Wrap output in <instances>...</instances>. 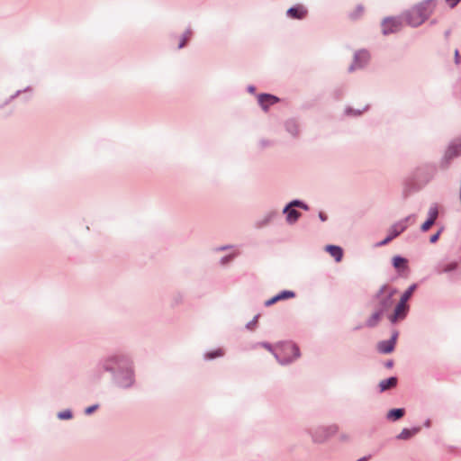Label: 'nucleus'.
<instances>
[{
  "instance_id": "1",
  "label": "nucleus",
  "mask_w": 461,
  "mask_h": 461,
  "mask_svg": "<svg viewBox=\"0 0 461 461\" xmlns=\"http://www.w3.org/2000/svg\"><path fill=\"white\" fill-rule=\"evenodd\" d=\"M437 5V0H425L414 5L404 14L407 23L417 27L423 23L434 12Z\"/></svg>"
},
{
  "instance_id": "2",
  "label": "nucleus",
  "mask_w": 461,
  "mask_h": 461,
  "mask_svg": "<svg viewBox=\"0 0 461 461\" xmlns=\"http://www.w3.org/2000/svg\"><path fill=\"white\" fill-rule=\"evenodd\" d=\"M396 290L388 285H383L375 293L373 298V303L376 308L372 317H380L385 314L393 304V296Z\"/></svg>"
},
{
  "instance_id": "3",
  "label": "nucleus",
  "mask_w": 461,
  "mask_h": 461,
  "mask_svg": "<svg viewBox=\"0 0 461 461\" xmlns=\"http://www.w3.org/2000/svg\"><path fill=\"white\" fill-rule=\"evenodd\" d=\"M258 346L263 347L272 352L281 364L288 363L299 357V348L292 342L283 343L275 348L267 343H261Z\"/></svg>"
},
{
  "instance_id": "4",
  "label": "nucleus",
  "mask_w": 461,
  "mask_h": 461,
  "mask_svg": "<svg viewBox=\"0 0 461 461\" xmlns=\"http://www.w3.org/2000/svg\"><path fill=\"white\" fill-rule=\"evenodd\" d=\"M295 208H301L304 211L309 210V206L301 200H293L287 203L283 209V213L285 215V221L289 225L294 224L301 217V212Z\"/></svg>"
},
{
  "instance_id": "5",
  "label": "nucleus",
  "mask_w": 461,
  "mask_h": 461,
  "mask_svg": "<svg viewBox=\"0 0 461 461\" xmlns=\"http://www.w3.org/2000/svg\"><path fill=\"white\" fill-rule=\"evenodd\" d=\"M413 216L412 215H409L402 220H400L399 221L393 223L388 230V235L387 237L381 240L380 242H378L376 244L377 247H381V246H384L386 245L388 242H390L392 240H393L394 238H396L397 236H399L402 232H403L407 227H408V222L412 218Z\"/></svg>"
},
{
  "instance_id": "6",
  "label": "nucleus",
  "mask_w": 461,
  "mask_h": 461,
  "mask_svg": "<svg viewBox=\"0 0 461 461\" xmlns=\"http://www.w3.org/2000/svg\"><path fill=\"white\" fill-rule=\"evenodd\" d=\"M370 61V53L366 50H359L355 52L353 61L348 67V71L353 72L365 68Z\"/></svg>"
},
{
  "instance_id": "7",
  "label": "nucleus",
  "mask_w": 461,
  "mask_h": 461,
  "mask_svg": "<svg viewBox=\"0 0 461 461\" xmlns=\"http://www.w3.org/2000/svg\"><path fill=\"white\" fill-rule=\"evenodd\" d=\"M461 156V139L457 138L449 142L442 161L443 163L448 164L451 159Z\"/></svg>"
},
{
  "instance_id": "8",
  "label": "nucleus",
  "mask_w": 461,
  "mask_h": 461,
  "mask_svg": "<svg viewBox=\"0 0 461 461\" xmlns=\"http://www.w3.org/2000/svg\"><path fill=\"white\" fill-rule=\"evenodd\" d=\"M381 27L382 33L384 35H389L402 29V22L397 17H386L382 21Z\"/></svg>"
},
{
  "instance_id": "9",
  "label": "nucleus",
  "mask_w": 461,
  "mask_h": 461,
  "mask_svg": "<svg viewBox=\"0 0 461 461\" xmlns=\"http://www.w3.org/2000/svg\"><path fill=\"white\" fill-rule=\"evenodd\" d=\"M438 216V207L436 203H433L429 206L428 211V219L425 222H423L420 226V230L422 232H426L429 230V228L435 223Z\"/></svg>"
},
{
  "instance_id": "10",
  "label": "nucleus",
  "mask_w": 461,
  "mask_h": 461,
  "mask_svg": "<svg viewBox=\"0 0 461 461\" xmlns=\"http://www.w3.org/2000/svg\"><path fill=\"white\" fill-rule=\"evenodd\" d=\"M308 10L302 5H296L286 11L287 17L291 19L303 20L306 17Z\"/></svg>"
},
{
  "instance_id": "11",
  "label": "nucleus",
  "mask_w": 461,
  "mask_h": 461,
  "mask_svg": "<svg viewBox=\"0 0 461 461\" xmlns=\"http://www.w3.org/2000/svg\"><path fill=\"white\" fill-rule=\"evenodd\" d=\"M294 296H295L294 292L289 291V290H284V291H281L280 293H278L277 294H276L275 296H273L272 298L267 300L264 303V305L270 306L278 301L291 299V298H294Z\"/></svg>"
},
{
  "instance_id": "12",
  "label": "nucleus",
  "mask_w": 461,
  "mask_h": 461,
  "mask_svg": "<svg viewBox=\"0 0 461 461\" xmlns=\"http://www.w3.org/2000/svg\"><path fill=\"white\" fill-rule=\"evenodd\" d=\"M285 131L293 137L296 138L299 136L300 130L298 122L294 119H288L284 123Z\"/></svg>"
},
{
  "instance_id": "13",
  "label": "nucleus",
  "mask_w": 461,
  "mask_h": 461,
  "mask_svg": "<svg viewBox=\"0 0 461 461\" xmlns=\"http://www.w3.org/2000/svg\"><path fill=\"white\" fill-rule=\"evenodd\" d=\"M258 100L260 106L264 110H267L268 105L276 104L278 101V98L269 94H261L258 95Z\"/></svg>"
},
{
  "instance_id": "14",
  "label": "nucleus",
  "mask_w": 461,
  "mask_h": 461,
  "mask_svg": "<svg viewBox=\"0 0 461 461\" xmlns=\"http://www.w3.org/2000/svg\"><path fill=\"white\" fill-rule=\"evenodd\" d=\"M408 309L409 305L407 301L401 298L399 303L394 307L393 313L391 317H401L402 315H405L407 314Z\"/></svg>"
},
{
  "instance_id": "15",
  "label": "nucleus",
  "mask_w": 461,
  "mask_h": 461,
  "mask_svg": "<svg viewBox=\"0 0 461 461\" xmlns=\"http://www.w3.org/2000/svg\"><path fill=\"white\" fill-rule=\"evenodd\" d=\"M326 251L335 259L336 262H340L343 257V250L339 246L328 245L326 246Z\"/></svg>"
},
{
  "instance_id": "16",
  "label": "nucleus",
  "mask_w": 461,
  "mask_h": 461,
  "mask_svg": "<svg viewBox=\"0 0 461 461\" xmlns=\"http://www.w3.org/2000/svg\"><path fill=\"white\" fill-rule=\"evenodd\" d=\"M396 335L391 340L382 341L378 344V349L382 353H391L393 350Z\"/></svg>"
},
{
  "instance_id": "17",
  "label": "nucleus",
  "mask_w": 461,
  "mask_h": 461,
  "mask_svg": "<svg viewBox=\"0 0 461 461\" xmlns=\"http://www.w3.org/2000/svg\"><path fill=\"white\" fill-rule=\"evenodd\" d=\"M393 266L398 271L405 270L408 267V261L401 256H394L392 259Z\"/></svg>"
},
{
  "instance_id": "18",
  "label": "nucleus",
  "mask_w": 461,
  "mask_h": 461,
  "mask_svg": "<svg viewBox=\"0 0 461 461\" xmlns=\"http://www.w3.org/2000/svg\"><path fill=\"white\" fill-rule=\"evenodd\" d=\"M457 263L456 261L441 263L438 266V273H450L457 269Z\"/></svg>"
},
{
  "instance_id": "19",
  "label": "nucleus",
  "mask_w": 461,
  "mask_h": 461,
  "mask_svg": "<svg viewBox=\"0 0 461 461\" xmlns=\"http://www.w3.org/2000/svg\"><path fill=\"white\" fill-rule=\"evenodd\" d=\"M397 384V378L396 377H390L388 379L382 380L379 383L380 391L384 392L388 389L395 387Z\"/></svg>"
},
{
  "instance_id": "20",
  "label": "nucleus",
  "mask_w": 461,
  "mask_h": 461,
  "mask_svg": "<svg viewBox=\"0 0 461 461\" xmlns=\"http://www.w3.org/2000/svg\"><path fill=\"white\" fill-rule=\"evenodd\" d=\"M419 431L418 429H403L402 432L397 436V438L399 439H408L414 436Z\"/></svg>"
},
{
  "instance_id": "21",
  "label": "nucleus",
  "mask_w": 461,
  "mask_h": 461,
  "mask_svg": "<svg viewBox=\"0 0 461 461\" xmlns=\"http://www.w3.org/2000/svg\"><path fill=\"white\" fill-rule=\"evenodd\" d=\"M403 415H404L403 409H393L388 412L387 418L396 420L401 419Z\"/></svg>"
},
{
  "instance_id": "22",
  "label": "nucleus",
  "mask_w": 461,
  "mask_h": 461,
  "mask_svg": "<svg viewBox=\"0 0 461 461\" xmlns=\"http://www.w3.org/2000/svg\"><path fill=\"white\" fill-rule=\"evenodd\" d=\"M416 288L417 285L415 284L410 285L409 288L402 294L401 298L408 302Z\"/></svg>"
},
{
  "instance_id": "23",
  "label": "nucleus",
  "mask_w": 461,
  "mask_h": 461,
  "mask_svg": "<svg viewBox=\"0 0 461 461\" xmlns=\"http://www.w3.org/2000/svg\"><path fill=\"white\" fill-rule=\"evenodd\" d=\"M191 34H192V32H191V30H190V29H187V30L183 33V35H182V37H181V40H180V42H179V44H178V49H182V48L185 45V43H186V41H188V39L190 38Z\"/></svg>"
},
{
  "instance_id": "24",
  "label": "nucleus",
  "mask_w": 461,
  "mask_h": 461,
  "mask_svg": "<svg viewBox=\"0 0 461 461\" xmlns=\"http://www.w3.org/2000/svg\"><path fill=\"white\" fill-rule=\"evenodd\" d=\"M223 355V350L219 348L215 351H212V352H209L205 355V357L207 359H212L214 357H221Z\"/></svg>"
},
{
  "instance_id": "25",
  "label": "nucleus",
  "mask_w": 461,
  "mask_h": 461,
  "mask_svg": "<svg viewBox=\"0 0 461 461\" xmlns=\"http://www.w3.org/2000/svg\"><path fill=\"white\" fill-rule=\"evenodd\" d=\"M235 256H236L235 254H230L228 256L222 257L220 259V264L221 266H225V265L229 264L234 258Z\"/></svg>"
},
{
  "instance_id": "26",
  "label": "nucleus",
  "mask_w": 461,
  "mask_h": 461,
  "mask_svg": "<svg viewBox=\"0 0 461 461\" xmlns=\"http://www.w3.org/2000/svg\"><path fill=\"white\" fill-rule=\"evenodd\" d=\"M345 113L347 115L358 116L361 114L362 112L360 110H353L351 108H347Z\"/></svg>"
},
{
  "instance_id": "27",
  "label": "nucleus",
  "mask_w": 461,
  "mask_h": 461,
  "mask_svg": "<svg viewBox=\"0 0 461 461\" xmlns=\"http://www.w3.org/2000/svg\"><path fill=\"white\" fill-rule=\"evenodd\" d=\"M442 231H443V228H440V229L438 230V232H437V233H435L434 235H432V236L430 237L429 241H430L431 243L436 242V241L438 240V237H439V235L441 234V232H442Z\"/></svg>"
},
{
  "instance_id": "28",
  "label": "nucleus",
  "mask_w": 461,
  "mask_h": 461,
  "mask_svg": "<svg viewBox=\"0 0 461 461\" xmlns=\"http://www.w3.org/2000/svg\"><path fill=\"white\" fill-rule=\"evenodd\" d=\"M445 2L450 8H454L461 2V0H445Z\"/></svg>"
},
{
  "instance_id": "29",
  "label": "nucleus",
  "mask_w": 461,
  "mask_h": 461,
  "mask_svg": "<svg viewBox=\"0 0 461 461\" xmlns=\"http://www.w3.org/2000/svg\"><path fill=\"white\" fill-rule=\"evenodd\" d=\"M71 416L72 415H71L70 411H68L59 413V418L62 419V420L70 419Z\"/></svg>"
},
{
  "instance_id": "30",
  "label": "nucleus",
  "mask_w": 461,
  "mask_h": 461,
  "mask_svg": "<svg viewBox=\"0 0 461 461\" xmlns=\"http://www.w3.org/2000/svg\"><path fill=\"white\" fill-rule=\"evenodd\" d=\"M96 409H97V405L90 406V407L86 408V414H91V413H92V412H94Z\"/></svg>"
},
{
  "instance_id": "31",
  "label": "nucleus",
  "mask_w": 461,
  "mask_h": 461,
  "mask_svg": "<svg viewBox=\"0 0 461 461\" xmlns=\"http://www.w3.org/2000/svg\"><path fill=\"white\" fill-rule=\"evenodd\" d=\"M319 218H320V220H321V221H325L327 220V216H326V214H325V213H323V212H320V213H319Z\"/></svg>"
},
{
  "instance_id": "32",
  "label": "nucleus",
  "mask_w": 461,
  "mask_h": 461,
  "mask_svg": "<svg viewBox=\"0 0 461 461\" xmlns=\"http://www.w3.org/2000/svg\"><path fill=\"white\" fill-rule=\"evenodd\" d=\"M231 246H221L216 249V251H221L230 249Z\"/></svg>"
},
{
  "instance_id": "33",
  "label": "nucleus",
  "mask_w": 461,
  "mask_h": 461,
  "mask_svg": "<svg viewBox=\"0 0 461 461\" xmlns=\"http://www.w3.org/2000/svg\"><path fill=\"white\" fill-rule=\"evenodd\" d=\"M255 90H256L255 86H248V91L249 93L253 94V93H255Z\"/></svg>"
},
{
  "instance_id": "34",
  "label": "nucleus",
  "mask_w": 461,
  "mask_h": 461,
  "mask_svg": "<svg viewBox=\"0 0 461 461\" xmlns=\"http://www.w3.org/2000/svg\"><path fill=\"white\" fill-rule=\"evenodd\" d=\"M455 59H456V63L457 64L459 62V59H458V50L455 51Z\"/></svg>"
},
{
  "instance_id": "35",
  "label": "nucleus",
  "mask_w": 461,
  "mask_h": 461,
  "mask_svg": "<svg viewBox=\"0 0 461 461\" xmlns=\"http://www.w3.org/2000/svg\"><path fill=\"white\" fill-rule=\"evenodd\" d=\"M369 457H362L357 461H367Z\"/></svg>"
},
{
  "instance_id": "36",
  "label": "nucleus",
  "mask_w": 461,
  "mask_h": 461,
  "mask_svg": "<svg viewBox=\"0 0 461 461\" xmlns=\"http://www.w3.org/2000/svg\"><path fill=\"white\" fill-rule=\"evenodd\" d=\"M20 93H21V91H17V92L15 93V95L13 96V98H14V96H17Z\"/></svg>"
},
{
  "instance_id": "37",
  "label": "nucleus",
  "mask_w": 461,
  "mask_h": 461,
  "mask_svg": "<svg viewBox=\"0 0 461 461\" xmlns=\"http://www.w3.org/2000/svg\"><path fill=\"white\" fill-rule=\"evenodd\" d=\"M387 366H388V367H391V366H392V363H391V362H389V363L387 364Z\"/></svg>"
}]
</instances>
